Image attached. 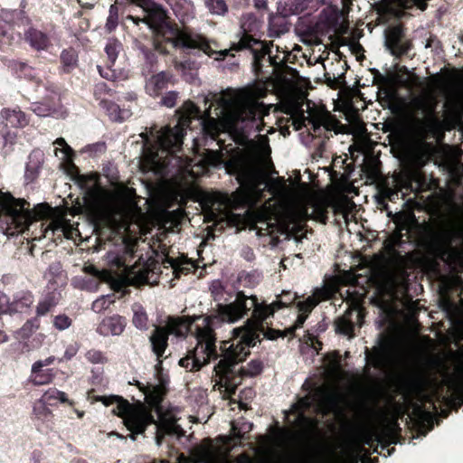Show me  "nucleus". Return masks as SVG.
Instances as JSON below:
<instances>
[{
  "label": "nucleus",
  "instance_id": "nucleus-42",
  "mask_svg": "<svg viewBox=\"0 0 463 463\" xmlns=\"http://www.w3.org/2000/svg\"><path fill=\"white\" fill-rule=\"evenodd\" d=\"M323 125V118L305 117L303 113H301L298 118L294 119V126L296 129H301L303 127L310 126L315 133L318 132Z\"/></svg>",
  "mask_w": 463,
  "mask_h": 463
},
{
  "label": "nucleus",
  "instance_id": "nucleus-40",
  "mask_svg": "<svg viewBox=\"0 0 463 463\" xmlns=\"http://www.w3.org/2000/svg\"><path fill=\"white\" fill-rule=\"evenodd\" d=\"M40 319L37 317L28 319L23 326L15 332V337L22 340L28 339L40 327Z\"/></svg>",
  "mask_w": 463,
  "mask_h": 463
},
{
  "label": "nucleus",
  "instance_id": "nucleus-38",
  "mask_svg": "<svg viewBox=\"0 0 463 463\" xmlns=\"http://www.w3.org/2000/svg\"><path fill=\"white\" fill-rule=\"evenodd\" d=\"M463 118V109L458 101H454L451 105L450 110L444 119V127L447 130H451L458 126Z\"/></svg>",
  "mask_w": 463,
  "mask_h": 463
},
{
  "label": "nucleus",
  "instance_id": "nucleus-50",
  "mask_svg": "<svg viewBox=\"0 0 463 463\" xmlns=\"http://www.w3.org/2000/svg\"><path fill=\"white\" fill-rule=\"evenodd\" d=\"M206 6L212 14L223 15L228 11V6L224 0H207Z\"/></svg>",
  "mask_w": 463,
  "mask_h": 463
},
{
  "label": "nucleus",
  "instance_id": "nucleus-33",
  "mask_svg": "<svg viewBox=\"0 0 463 463\" xmlns=\"http://www.w3.org/2000/svg\"><path fill=\"white\" fill-rule=\"evenodd\" d=\"M134 411H150L144 406L133 407L129 402L123 397L119 396V399L116 402V407L112 410V412L123 419L124 424L127 423V418L130 416Z\"/></svg>",
  "mask_w": 463,
  "mask_h": 463
},
{
  "label": "nucleus",
  "instance_id": "nucleus-46",
  "mask_svg": "<svg viewBox=\"0 0 463 463\" xmlns=\"http://www.w3.org/2000/svg\"><path fill=\"white\" fill-rule=\"evenodd\" d=\"M33 112L40 117L53 115L57 112L56 106L48 100L35 103L33 105Z\"/></svg>",
  "mask_w": 463,
  "mask_h": 463
},
{
  "label": "nucleus",
  "instance_id": "nucleus-63",
  "mask_svg": "<svg viewBox=\"0 0 463 463\" xmlns=\"http://www.w3.org/2000/svg\"><path fill=\"white\" fill-rule=\"evenodd\" d=\"M110 303H111V301L108 299V297L103 296V297L96 299L92 303L91 308L95 312H101V311L109 308Z\"/></svg>",
  "mask_w": 463,
  "mask_h": 463
},
{
  "label": "nucleus",
  "instance_id": "nucleus-36",
  "mask_svg": "<svg viewBox=\"0 0 463 463\" xmlns=\"http://www.w3.org/2000/svg\"><path fill=\"white\" fill-rule=\"evenodd\" d=\"M54 376L53 369L38 368L34 371V364H33L29 382L34 386L45 385L52 383Z\"/></svg>",
  "mask_w": 463,
  "mask_h": 463
},
{
  "label": "nucleus",
  "instance_id": "nucleus-30",
  "mask_svg": "<svg viewBox=\"0 0 463 463\" xmlns=\"http://www.w3.org/2000/svg\"><path fill=\"white\" fill-rule=\"evenodd\" d=\"M33 420L45 424L47 429H52L53 424V413L48 408V404L37 400L33 407Z\"/></svg>",
  "mask_w": 463,
  "mask_h": 463
},
{
  "label": "nucleus",
  "instance_id": "nucleus-9",
  "mask_svg": "<svg viewBox=\"0 0 463 463\" xmlns=\"http://www.w3.org/2000/svg\"><path fill=\"white\" fill-rule=\"evenodd\" d=\"M357 443L354 450H358L360 446L365 449V445L373 447L374 443L381 444L383 449H387L388 456L394 450V448L388 449L391 444H397L400 442L402 437V428L397 420L390 422L380 432L371 431L363 428H357Z\"/></svg>",
  "mask_w": 463,
  "mask_h": 463
},
{
  "label": "nucleus",
  "instance_id": "nucleus-4",
  "mask_svg": "<svg viewBox=\"0 0 463 463\" xmlns=\"http://www.w3.org/2000/svg\"><path fill=\"white\" fill-rule=\"evenodd\" d=\"M153 45L162 53H167L166 45L174 49H197L208 56H212L211 42L203 34L194 33L191 28L184 26L179 29L169 20L152 31Z\"/></svg>",
  "mask_w": 463,
  "mask_h": 463
},
{
  "label": "nucleus",
  "instance_id": "nucleus-52",
  "mask_svg": "<svg viewBox=\"0 0 463 463\" xmlns=\"http://www.w3.org/2000/svg\"><path fill=\"white\" fill-rule=\"evenodd\" d=\"M194 269V264L190 261H187L184 257H181L176 270L174 272V276L175 279H179L182 275H187L192 272Z\"/></svg>",
  "mask_w": 463,
  "mask_h": 463
},
{
  "label": "nucleus",
  "instance_id": "nucleus-18",
  "mask_svg": "<svg viewBox=\"0 0 463 463\" xmlns=\"http://www.w3.org/2000/svg\"><path fill=\"white\" fill-rule=\"evenodd\" d=\"M175 79L172 71H162L152 74L146 81L145 89L146 93L154 98L163 94L169 85H175Z\"/></svg>",
  "mask_w": 463,
  "mask_h": 463
},
{
  "label": "nucleus",
  "instance_id": "nucleus-53",
  "mask_svg": "<svg viewBox=\"0 0 463 463\" xmlns=\"http://www.w3.org/2000/svg\"><path fill=\"white\" fill-rule=\"evenodd\" d=\"M6 40L11 43L14 39V27L5 20H0V40Z\"/></svg>",
  "mask_w": 463,
  "mask_h": 463
},
{
  "label": "nucleus",
  "instance_id": "nucleus-39",
  "mask_svg": "<svg viewBox=\"0 0 463 463\" xmlns=\"http://www.w3.org/2000/svg\"><path fill=\"white\" fill-rule=\"evenodd\" d=\"M202 205L208 217L212 220L217 219L222 212V203L214 195L206 196Z\"/></svg>",
  "mask_w": 463,
  "mask_h": 463
},
{
  "label": "nucleus",
  "instance_id": "nucleus-60",
  "mask_svg": "<svg viewBox=\"0 0 463 463\" xmlns=\"http://www.w3.org/2000/svg\"><path fill=\"white\" fill-rule=\"evenodd\" d=\"M272 325L271 322L268 321V324H266V327L263 330V338L275 341L278 338L281 337L282 333L280 329H275L272 328L270 326Z\"/></svg>",
  "mask_w": 463,
  "mask_h": 463
},
{
  "label": "nucleus",
  "instance_id": "nucleus-35",
  "mask_svg": "<svg viewBox=\"0 0 463 463\" xmlns=\"http://www.w3.org/2000/svg\"><path fill=\"white\" fill-rule=\"evenodd\" d=\"M99 107L106 111L112 121L121 122L129 115L128 110L121 109L117 103L109 99H101Z\"/></svg>",
  "mask_w": 463,
  "mask_h": 463
},
{
  "label": "nucleus",
  "instance_id": "nucleus-64",
  "mask_svg": "<svg viewBox=\"0 0 463 463\" xmlns=\"http://www.w3.org/2000/svg\"><path fill=\"white\" fill-rule=\"evenodd\" d=\"M330 297H331L330 291L325 288H316L314 290L313 295L311 296V298H314L316 299V301H317V305L321 301L328 300L330 298Z\"/></svg>",
  "mask_w": 463,
  "mask_h": 463
},
{
  "label": "nucleus",
  "instance_id": "nucleus-55",
  "mask_svg": "<svg viewBox=\"0 0 463 463\" xmlns=\"http://www.w3.org/2000/svg\"><path fill=\"white\" fill-rule=\"evenodd\" d=\"M317 306V301L314 298L308 297L303 301L297 304L298 310L303 314H310L311 311Z\"/></svg>",
  "mask_w": 463,
  "mask_h": 463
},
{
  "label": "nucleus",
  "instance_id": "nucleus-59",
  "mask_svg": "<svg viewBox=\"0 0 463 463\" xmlns=\"http://www.w3.org/2000/svg\"><path fill=\"white\" fill-rule=\"evenodd\" d=\"M86 359L92 364H104L107 362V358L103 353L99 350L91 349L89 350L85 354Z\"/></svg>",
  "mask_w": 463,
  "mask_h": 463
},
{
  "label": "nucleus",
  "instance_id": "nucleus-51",
  "mask_svg": "<svg viewBox=\"0 0 463 463\" xmlns=\"http://www.w3.org/2000/svg\"><path fill=\"white\" fill-rule=\"evenodd\" d=\"M93 95H94V98L97 100H99V102H100L101 99H106L104 98L106 95L112 96L113 90L110 88H109V86L106 82L101 81V82H98L94 85Z\"/></svg>",
  "mask_w": 463,
  "mask_h": 463
},
{
  "label": "nucleus",
  "instance_id": "nucleus-62",
  "mask_svg": "<svg viewBox=\"0 0 463 463\" xmlns=\"http://www.w3.org/2000/svg\"><path fill=\"white\" fill-rule=\"evenodd\" d=\"M52 392H57V389L56 388H51L49 390H47L43 395L42 396L41 399H39L41 402L50 405V406H54L57 404L58 402V395H56L55 393H53Z\"/></svg>",
  "mask_w": 463,
  "mask_h": 463
},
{
  "label": "nucleus",
  "instance_id": "nucleus-37",
  "mask_svg": "<svg viewBox=\"0 0 463 463\" xmlns=\"http://www.w3.org/2000/svg\"><path fill=\"white\" fill-rule=\"evenodd\" d=\"M61 71L64 73H71L78 66V52L72 47L62 50L60 55Z\"/></svg>",
  "mask_w": 463,
  "mask_h": 463
},
{
  "label": "nucleus",
  "instance_id": "nucleus-14",
  "mask_svg": "<svg viewBox=\"0 0 463 463\" xmlns=\"http://www.w3.org/2000/svg\"><path fill=\"white\" fill-rule=\"evenodd\" d=\"M232 110V118L236 125L243 124L246 128H255L258 132L262 131L260 128L261 119L258 116L257 108L248 102H235L230 104Z\"/></svg>",
  "mask_w": 463,
  "mask_h": 463
},
{
  "label": "nucleus",
  "instance_id": "nucleus-21",
  "mask_svg": "<svg viewBox=\"0 0 463 463\" xmlns=\"http://www.w3.org/2000/svg\"><path fill=\"white\" fill-rule=\"evenodd\" d=\"M368 353V350H366ZM389 353H390V343L388 339H385L383 335H381L379 345L373 348L371 354H367L366 358L368 363H370L375 369H382L389 362Z\"/></svg>",
  "mask_w": 463,
  "mask_h": 463
},
{
  "label": "nucleus",
  "instance_id": "nucleus-20",
  "mask_svg": "<svg viewBox=\"0 0 463 463\" xmlns=\"http://www.w3.org/2000/svg\"><path fill=\"white\" fill-rule=\"evenodd\" d=\"M315 402H319L322 407L332 409L336 406L338 398L335 394L328 393L324 389L318 388L314 395L308 394L301 398L299 403L305 410H309Z\"/></svg>",
  "mask_w": 463,
  "mask_h": 463
},
{
  "label": "nucleus",
  "instance_id": "nucleus-32",
  "mask_svg": "<svg viewBox=\"0 0 463 463\" xmlns=\"http://www.w3.org/2000/svg\"><path fill=\"white\" fill-rule=\"evenodd\" d=\"M296 294H291V292H283L281 295L277 296V299L268 304L266 301H259L257 298V306L258 307H268L269 308H272L273 316L275 313L284 307H288L290 306L296 299Z\"/></svg>",
  "mask_w": 463,
  "mask_h": 463
},
{
  "label": "nucleus",
  "instance_id": "nucleus-7",
  "mask_svg": "<svg viewBox=\"0 0 463 463\" xmlns=\"http://www.w3.org/2000/svg\"><path fill=\"white\" fill-rule=\"evenodd\" d=\"M202 317L191 318L185 316H167L165 325L155 326L154 330L149 335V343L151 351L156 357V364L155 366L156 371L162 368L164 359L165 358L164 354L169 345V336L174 335L176 337H185L191 331L193 323Z\"/></svg>",
  "mask_w": 463,
  "mask_h": 463
},
{
  "label": "nucleus",
  "instance_id": "nucleus-22",
  "mask_svg": "<svg viewBox=\"0 0 463 463\" xmlns=\"http://www.w3.org/2000/svg\"><path fill=\"white\" fill-rule=\"evenodd\" d=\"M288 60L280 58L279 56L278 62L275 68H272V63L267 65L266 75L274 74L273 80L277 82H287L289 79H295L298 75V71L288 65Z\"/></svg>",
  "mask_w": 463,
  "mask_h": 463
},
{
  "label": "nucleus",
  "instance_id": "nucleus-34",
  "mask_svg": "<svg viewBox=\"0 0 463 463\" xmlns=\"http://www.w3.org/2000/svg\"><path fill=\"white\" fill-rule=\"evenodd\" d=\"M352 312L347 310L335 320V332L339 335L353 337L354 335V324L352 321Z\"/></svg>",
  "mask_w": 463,
  "mask_h": 463
},
{
  "label": "nucleus",
  "instance_id": "nucleus-61",
  "mask_svg": "<svg viewBox=\"0 0 463 463\" xmlns=\"http://www.w3.org/2000/svg\"><path fill=\"white\" fill-rule=\"evenodd\" d=\"M79 349L80 345L77 342L69 345L65 349L63 356L61 358H58V362L61 363L71 360L77 354Z\"/></svg>",
  "mask_w": 463,
  "mask_h": 463
},
{
  "label": "nucleus",
  "instance_id": "nucleus-5",
  "mask_svg": "<svg viewBox=\"0 0 463 463\" xmlns=\"http://www.w3.org/2000/svg\"><path fill=\"white\" fill-rule=\"evenodd\" d=\"M236 338L233 340L222 341L220 346L222 351L221 359L214 366V372L221 375L228 385L234 386L231 383V376L234 374L233 367L246 360L250 355V347L255 346L251 333L247 323L242 327L234 329Z\"/></svg>",
  "mask_w": 463,
  "mask_h": 463
},
{
  "label": "nucleus",
  "instance_id": "nucleus-11",
  "mask_svg": "<svg viewBox=\"0 0 463 463\" xmlns=\"http://www.w3.org/2000/svg\"><path fill=\"white\" fill-rule=\"evenodd\" d=\"M143 12L145 14L143 17L127 14L122 19V24H125L127 21H130L137 26L144 24L154 31L169 20L166 10L155 1H152Z\"/></svg>",
  "mask_w": 463,
  "mask_h": 463
},
{
  "label": "nucleus",
  "instance_id": "nucleus-19",
  "mask_svg": "<svg viewBox=\"0 0 463 463\" xmlns=\"http://www.w3.org/2000/svg\"><path fill=\"white\" fill-rule=\"evenodd\" d=\"M156 423V420L151 411H134L127 418V423L124 425L130 431L128 437L136 440L137 435L143 434L146 428Z\"/></svg>",
  "mask_w": 463,
  "mask_h": 463
},
{
  "label": "nucleus",
  "instance_id": "nucleus-44",
  "mask_svg": "<svg viewBox=\"0 0 463 463\" xmlns=\"http://www.w3.org/2000/svg\"><path fill=\"white\" fill-rule=\"evenodd\" d=\"M138 49L144 55V59L146 61V65L148 66V72H153L155 66L157 63V55L156 53V49H155V45L153 48L147 47L144 44H140Z\"/></svg>",
  "mask_w": 463,
  "mask_h": 463
},
{
  "label": "nucleus",
  "instance_id": "nucleus-56",
  "mask_svg": "<svg viewBox=\"0 0 463 463\" xmlns=\"http://www.w3.org/2000/svg\"><path fill=\"white\" fill-rule=\"evenodd\" d=\"M118 44L117 42L109 43H107V45L105 47V52L108 56V66L109 67L114 65L116 60L118 58Z\"/></svg>",
  "mask_w": 463,
  "mask_h": 463
},
{
  "label": "nucleus",
  "instance_id": "nucleus-3",
  "mask_svg": "<svg viewBox=\"0 0 463 463\" xmlns=\"http://www.w3.org/2000/svg\"><path fill=\"white\" fill-rule=\"evenodd\" d=\"M413 106L421 111L424 118L418 115L412 117L414 137L405 146V156L412 166L420 169L430 162L434 156V146L425 140V135L428 123L439 122L436 116L437 101L417 99L413 101Z\"/></svg>",
  "mask_w": 463,
  "mask_h": 463
},
{
  "label": "nucleus",
  "instance_id": "nucleus-47",
  "mask_svg": "<svg viewBox=\"0 0 463 463\" xmlns=\"http://www.w3.org/2000/svg\"><path fill=\"white\" fill-rule=\"evenodd\" d=\"M365 451L363 446L359 447L358 450L350 449L344 456L337 458L332 463H359L362 460L361 454Z\"/></svg>",
  "mask_w": 463,
  "mask_h": 463
},
{
  "label": "nucleus",
  "instance_id": "nucleus-27",
  "mask_svg": "<svg viewBox=\"0 0 463 463\" xmlns=\"http://www.w3.org/2000/svg\"><path fill=\"white\" fill-rule=\"evenodd\" d=\"M155 424L156 425V443L157 446L162 445L166 435L180 436L183 434L182 428L175 420L164 419L159 423L156 421Z\"/></svg>",
  "mask_w": 463,
  "mask_h": 463
},
{
  "label": "nucleus",
  "instance_id": "nucleus-49",
  "mask_svg": "<svg viewBox=\"0 0 463 463\" xmlns=\"http://www.w3.org/2000/svg\"><path fill=\"white\" fill-rule=\"evenodd\" d=\"M137 388L146 396L151 399H158L161 394V387L158 385L147 384L145 385L142 383L136 381L135 383Z\"/></svg>",
  "mask_w": 463,
  "mask_h": 463
},
{
  "label": "nucleus",
  "instance_id": "nucleus-43",
  "mask_svg": "<svg viewBox=\"0 0 463 463\" xmlns=\"http://www.w3.org/2000/svg\"><path fill=\"white\" fill-rule=\"evenodd\" d=\"M56 305L57 302L55 301L54 296L52 293H48L38 302L35 309V317L40 319L41 317L47 315Z\"/></svg>",
  "mask_w": 463,
  "mask_h": 463
},
{
  "label": "nucleus",
  "instance_id": "nucleus-24",
  "mask_svg": "<svg viewBox=\"0 0 463 463\" xmlns=\"http://www.w3.org/2000/svg\"><path fill=\"white\" fill-rule=\"evenodd\" d=\"M43 162L44 154L40 149H34L29 154L24 172V180L26 184H32L37 180Z\"/></svg>",
  "mask_w": 463,
  "mask_h": 463
},
{
  "label": "nucleus",
  "instance_id": "nucleus-17",
  "mask_svg": "<svg viewBox=\"0 0 463 463\" xmlns=\"http://www.w3.org/2000/svg\"><path fill=\"white\" fill-rule=\"evenodd\" d=\"M403 230H405V227H399L383 241V249L389 259L398 264H403L406 261L405 256L400 250L407 243L404 237L409 238L407 233L402 232Z\"/></svg>",
  "mask_w": 463,
  "mask_h": 463
},
{
  "label": "nucleus",
  "instance_id": "nucleus-48",
  "mask_svg": "<svg viewBox=\"0 0 463 463\" xmlns=\"http://www.w3.org/2000/svg\"><path fill=\"white\" fill-rule=\"evenodd\" d=\"M119 8L117 3L109 6V16L106 22V28L109 32L114 31L118 25Z\"/></svg>",
  "mask_w": 463,
  "mask_h": 463
},
{
  "label": "nucleus",
  "instance_id": "nucleus-25",
  "mask_svg": "<svg viewBox=\"0 0 463 463\" xmlns=\"http://www.w3.org/2000/svg\"><path fill=\"white\" fill-rule=\"evenodd\" d=\"M127 326V319L119 315L107 317L98 326V333L101 335H120Z\"/></svg>",
  "mask_w": 463,
  "mask_h": 463
},
{
  "label": "nucleus",
  "instance_id": "nucleus-57",
  "mask_svg": "<svg viewBox=\"0 0 463 463\" xmlns=\"http://www.w3.org/2000/svg\"><path fill=\"white\" fill-rule=\"evenodd\" d=\"M253 424L248 421H243L239 427L232 426V430L235 431V437L238 439H246L245 434L252 430Z\"/></svg>",
  "mask_w": 463,
  "mask_h": 463
},
{
  "label": "nucleus",
  "instance_id": "nucleus-8",
  "mask_svg": "<svg viewBox=\"0 0 463 463\" xmlns=\"http://www.w3.org/2000/svg\"><path fill=\"white\" fill-rule=\"evenodd\" d=\"M47 203H38L33 209L30 203L23 198H15L10 193L0 190V210L20 232L36 221L43 219L49 212Z\"/></svg>",
  "mask_w": 463,
  "mask_h": 463
},
{
  "label": "nucleus",
  "instance_id": "nucleus-31",
  "mask_svg": "<svg viewBox=\"0 0 463 463\" xmlns=\"http://www.w3.org/2000/svg\"><path fill=\"white\" fill-rule=\"evenodd\" d=\"M5 125L11 128H23L28 124L24 112L16 109H5L2 111Z\"/></svg>",
  "mask_w": 463,
  "mask_h": 463
},
{
  "label": "nucleus",
  "instance_id": "nucleus-10",
  "mask_svg": "<svg viewBox=\"0 0 463 463\" xmlns=\"http://www.w3.org/2000/svg\"><path fill=\"white\" fill-rule=\"evenodd\" d=\"M384 38L386 48L397 58L407 55L413 46L411 41L406 38V28L402 24L388 26Z\"/></svg>",
  "mask_w": 463,
  "mask_h": 463
},
{
  "label": "nucleus",
  "instance_id": "nucleus-6",
  "mask_svg": "<svg viewBox=\"0 0 463 463\" xmlns=\"http://www.w3.org/2000/svg\"><path fill=\"white\" fill-rule=\"evenodd\" d=\"M238 36L239 40L232 45V50L237 52L250 51L252 55L251 67L254 75L264 81L273 80L274 74H264L269 62L272 63V68H275L278 62L279 55H272V43L257 39L244 29L240 31Z\"/></svg>",
  "mask_w": 463,
  "mask_h": 463
},
{
  "label": "nucleus",
  "instance_id": "nucleus-26",
  "mask_svg": "<svg viewBox=\"0 0 463 463\" xmlns=\"http://www.w3.org/2000/svg\"><path fill=\"white\" fill-rule=\"evenodd\" d=\"M411 420L413 422L415 429L420 435L425 436L433 429V415L431 412L424 410L420 406H418L413 410Z\"/></svg>",
  "mask_w": 463,
  "mask_h": 463
},
{
  "label": "nucleus",
  "instance_id": "nucleus-13",
  "mask_svg": "<svg viewBox=\"0 0 463 463\" xmlns=\"http://www.w3.org/2000/svg\"><path fill=\"white\" fill-rule=\"evenodd\" d=\"M85 209L89 219L95 227L107 226L112 220L113 207L104 198L93 197L87 203Z\"/></svg>",
  "mask_w": 463,
  "mask_h": 463
},
{
  "label": "nucleus",
  "instance_id": "nucleus-58",
  "mask_svg": "<svg viewBox=\"0 0 463 463\" xmlns=\"http://www.w3.org/2000/svg\"><path fill=\"white\" fill-rule=\"evenodd\" d=\"M178 94L179 93L175 90L166 92L165 95L162 96L160 104L166 108H174L176 104Z\"/></svg>",
  "mask_w": 463,
  "mask_h": 463
},
{
  "label": "nucleus",
  "instance_id": "nucleus-45",
  "mask_svg": "<svg viewBox=\"0 0 463 463\" xmlns=\"http://www.w3.org/2000/svg\"><path fill=\"white\" fill-rule=\"evenodd\" d=\"M237 281L244 288H254L259 284L260 277L256 272L242 270L239 272Z\"/></svg>",
  "mask_w": 463,
  "mask_h": 463
},
{
  "label": "nucleus",
  "instance_id": "nucleus-1",
  "mask_svg": "<svg viewBox=\"0 0 463 463\" xmlns=\"http://www.w3.org/2000/svg\"><path fill=\"white\" fill-rule=\"evenodd\" d=\"M212 104L204 110L193 101H185L183 106L177 109L178 119L174 127L165 126L160 130L151 128L149 134L142 133L143 154L151 163L161 159L164 155L172 156L182 150L184 137L188 128H192L194 120L201 126L202 132L205 139L217 140L221 134L219 121L211 117Z\"/></svg>",
  "mask_w": 463,
  "mask_h": 463
},
{
  "label": "nucleus",
  "instance_id": "nucleus-54",
  "mask_svg": "<svg viewBox=\"0 0 463 463\" xmlns=\"http://www.w3.org/2000/svg\"><path fill=\"white\" fill-rule=\"evenodd\" d=\"M71 324L72 319L65 314L57 315L53 318V326L59 331L69 328Z\"/></svg>",
  "mask_w": 463,
  "mask_h": 463
},
{
  "label": "nucleus",
  "instance_id": "nucleus-15",
  "mask_svg": "<svg viewBox=\"0 0 463 463\" xmlns=\"http://www.w3.org/2000/svg\"><path fill=\"white\" fill-rule=\"evenodd\" d=\"M204 317L202 318L203 319ZM203 326H196L195 336L197 340V346L194 350L188 351L187 354L181 358L178 364L186 369L189 372L199 371L204 364H208L211 360H214L213 357H209L205 350V342L199 341L198 333Z\"/></svg>",
  "mask_w": 463,
  "mask_h": 463
},
{
  "label": "nucleus",
  "instance_id": "nucleus-29",
  "mask_svg": "<svg viewBox=\"0 0 463 463\" xmlns=\"http://www.w3.org/2000/svg\"><path fill=\"white\" fill-rule=\"evenodd\" d=\"M307 4L306 0H288L284 5L278 7V12L284 18L302 13L309 14V7Z\"/></svg>",
  "mask_w": 463,
  "mask_h": 463
},
{
  "label": "nucleus",
  "instance_id": "nucleus-41",
  "mask_svg": "<svg viewBox=\"0 0 463 463\" xmlns=\"http://www.w3.org/2000/svg\"><path fill=\"white\" fill-rule=\"evenodd\" d=\"M133 325L139 330L146 331L148 329V316L145 308L141 305H134L133 307Z\"/></svg>",
  "mask_w": 463,
  "mask_h": 463
},
{
  "label": "nucleus",
  "instance_id": "nucleus-23",
  "mask_svg": "<svg viewBox=\"0 0 463 463\" xmlns=\"http://www.w3.org/2000/svg\"><path fill=\"white\" fill-rule=\"evenodd\" d=\"M225 167L229 174L236 175L241 184L250 180L251 176L250 165L243 156H233L228 159Z\"/></svg>",
  "mask_w": 463,
  "mask_h": 463
},
{
  "label": "nucleus",
  "instance_id": "nucleus-12",
  "mask_svg": "<svg viewBox=\"0 0 463 463\" xmlns=\"http://www.w3.org/2000/svg\"><path fill=\"white\" fill-rule=\"evenodd\" d=\"M0 298L3 299L1 301L5 314L10 316L30 314L34 303V295L29 289H22L14 293L11 298L2 293Z\"/></svg>",
  "mask_w": 463,
  "mask_h": 463
},
{
  "label": "nucleus",
  "instance_id": "nucleus-28",
  "mask_svg": "<svg viewBox=\"0 0 463 463\" xmlns=\"http://www.w3.org/2000/svg\"><path fill=\"white\" fill-rule=\"evenodd\" d=\"M24 39L32 48L37 51L47 50L51 45L49 36L45 33L33 27L25 32Z\"/></svg>",
  "mask_w": 463,
  "mask_h": 463
},
{
  "label": "nucleus",
  "instance_id": "nucleus-2",
  "mask_svg": "<svg viewBox=\"0 0 463 463\" xmlns=\"http://www.w3.org/2000/svg\"><path fill=\"white\" fill-rule=\"evenodd\" d=\"M257 296H247L244 291L239 290L235 294V299L229 304H218L215 314L203 317V327L199 330V341L205 342V350L209 357L217 359L219 354L216 348L215 328L220 327L223 323H235L249 315L247 325L250 326L252 340L256 345L260 342V334L268 324V320L273 317L272 308L268 307H258Z\"/></svg>",
  "mask_w": 463,
  "mask_h": 463
},
{
  "label": "nucleus",
  "instance_id": "nucleus-16",
  "mask_svg": "<svg viewBox=\"0 0 463 463\" xmlns=\"http://www.w3.org/2000/svg\"><path fill=\"white\" fill-rule=\"evenodd\" d=\"M264 365L263 362L260 359H253L250 362L248 363L247 367H241L239 371L236 370V365L233 367L234 374L231 376V383H235L232 387V385L226 384L224 380L221 379V375L218 374L215 372V377L218 378L217 383L221 386H223L226 388L227 392H229L230 394H234L238 385L241 383V380L244 377H255L260 375L263 371Z\"/></svg>",
  "mask_w": 463,
  "mask_h": 463
}]
</instances>
